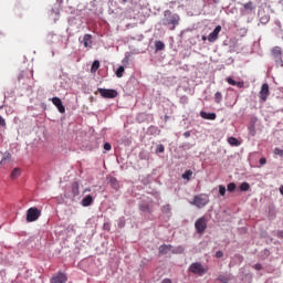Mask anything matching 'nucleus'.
<instances>
[{
  "instance_id": "1",
  "label": "nucleus",
  "mask_w": 283,
  "mask_h": 283,
  "mask_svg": "<svg viewBox=\"0 0 283 283\" xmlns=\"http://www.w3.org/2000/svg\"><path fill=\"white\" fill-rule=\"evenodd\" d=\"M163 25L168 28V30H176L180 25V15L171 12V10L164 11Z\"/></svg>"
},
{
  "instance_id": "2",
  "label": "nucleus",
  "mask_w": 283,
  "mask_h": 283,
  "mask_svg": "<svg viewBox=\"0 0 283 283\" xmlns=\"http://www.w3.org/2000/svg\"><path fill=\"white\" fill-rule=\"evenodd\" d=\"M188 271L190 273H193V275H207V273H209V266L207 265H202V263L200 262H195L191 263Z\"/></svg>"
},
{
  "instance_id": "3",
  "label": "nucleus",
  "mask_w": 283,
  "mask_h": 283,
  "mask_svg": "<svg viewBox=\"0 0 283 283\" xmlns=\"http://www.w3.org/2000/svg\"><path fill=\"white\" fill-rule=\"evenodd\" d=\"M191 205H193L198 209H202V207H207V205H209V195L201 193V195L195 196Z\"/></svg>"
},
{
  "instance_id": "4",
  "label": "nucleus",
  "mask_w": 283,
  "mask_h": 283,
  "mask_svg": "<svg viewBox=\"0 0 283 283\" xmlns=\"http://www.w3.org/2000/svg\"><path fill=\"white\" fill-rule=\"evenodd\" d=\"M207 222L208 221L206 217H200L199 219L196 220L195 229L199 235H205V231H207Z\"/></svg>"
},
{
  "instance_id": "5",
  "label": "nucleus",
  "mask_w": 283,
  "mask_h": 283,
  "mask_svg": "<svg viewBox=\"0 0 283 283\" xmlns=\"http://www.w3.org/2000/svg\"><path fill=\"white\" fill-rule=\"evenodd\" d=\"M282 54H283L282 48H280V46H274L271 50L272 59L275 61L276 65H280L281 67H283Z\"/></svg>"
},
{
  "instance_id": "6",
  "label": "nucleus",
  "mask_w": 283,
  "mask_h": 283,
  "mask_svg": "<svg viewBox=\"0 0 283 283\" xmlns=\"http://www.w3.org/2000/svg\"><path fill=\"white\" fill-rule=\"evenodd\" d=\"M98 94L102 98H116L118 91L114 88H97Z\"/></svg>"
},
{
  "instance_id": "7",
  "label": "nucleus",
  "mask_w": 283,
  "mask_h": 283,
  "mask_svg": "<svg viewBox=\"0 0 283 283\" xmlns=\"http://www.w3.org/2000/svg\"><path fill=\"white\" fill-rule=\"evenodd\" d=\"M38 218H41V210L38 208H30L27 211V222H36Z\"/></svg>"
},
{
  "instance_id": "8",
  "label": "nucleus",
  "mask_w": 283,
  "mask_h": 283,
  "mask_svg": "<svg viewBox=\"0 0 283 283\" xmlns=\"http://www.w3.org/2000/svg\"><path fill=\"white\" fill-rule=\"evenodd\" d=\"M269 94H271V92L269 91V84L266 83L262 84L261 90L259 92L260 101L265 103L266 98H269Z\"/></svg>"
},
{
  "instance_id": "9",
  "label": "nucleus",
  "mask_w": 283,
  "mask_h": 283,
  "mask_svg": "<svg viewBox=\"0 0 283 283\" xmlns=\"http://www.w3.org/2000/svg\"><path fill=\"white\" fill-rule=\"evenodd\" d=\"M220 32H222V27L221 25H217L213 30V32H211L209 35H208V41L210 43H216V41H218V36L220 34Z\"/></svg>"
},
{
  "instance_id": "10",
  "label": "nucleus",
  "mask_w": 283,
  "mask_h": 283,
  "mask_svg": "<svg viewBox=\"0 0 283 283\" xmlns=\"http://www.w3.org/2000/svg\"><path fill=\"white\" fill-rule=\"evenodd\" d=\"M50 283H67V275L65 273L59 272L52 276Z\"/></svg>"
},
{
  "instance_id": "11",
  "label": "nucleus",
  "mask_w": 283,
  "mask_h": 283,
  "mask_svg": "<svg viewBox=\"0 0 283 283\" xmlns=\"http://www.w3.org/2000/svg\"><path fill=\"white\" fill-rule=\"evenodd\" d=\"M51 102L53 103V105H55L60 114H65V106L63 105V102L59 97H52Z\"/></svg>"
},
{
  "instance_id": "12",
  "label": "nucleus",
  "mask_w": 283,
  "mask_h": 283,
  "mask_svg": "<svg viewBox=\"0 0 283 283\" xmlns=\"http://www.w3.org/2000/svg\"><path fill=\"white\" fill-rule=\"evenodd\" d=\"M200 116L205 120H216V118H218V115H216V113H207L205 111L200 112Z\"/></svg>"
},
{
  "instance_id": "13",
  "label": "nucleus",
  "mask_w": 283,
  "mask_h": 283,
  "mask_svg": "<svg viewBox=\"0 0 283 283\" xmlns=\"http://www.w3.org/2000/svg\"><path fill=\"white\" fill-rule=\"evenodd\" d=\"M82 43L84 48H92V34H85Z\"/></svg>"
},
{
  "instance_id": "14",
  "label": "nucleus",
  "mask_w": 283,
  "mask_h": 283,
  "mask_svg": "<svg viewBox=\"0 0 283 283\" xmlns=\"http://www.w3.org/2000/svg\"><path fill=\"white\" fill-rule=\"evenodd\" d=\"M243 10L244 12H253V10H255V6L253 4L252 1H249L248 3L243 4Z\"/></svg>"
},
{
  "instance_id": "15",
  "label": "nucleus",
  "mask_w": 283,
  "mask_h": 283,
  "mask_svg": "<svg viewBox=\"0 0 283 283\" xmlns=\"http://www.w3.org/2000/svg\"><path fill=\"white\" fill-rule=\"evenodd\" d=\"M174 247H171L170 244L167 245V244H164V245H160L159 247V253H161V255H166V253L168 251H172Z\"/></svg>"
},
{
  "instance_id": "16",
  "label": "nucleus",
  "mask_w": 283,
  "mask_h": 283,
  "mask_svg": "<svg viewBox=\"0 0 283 283\" xmlns=\"http://www.w3.org/2000/svg\"><path fill=\"white\" fill-rule=\"evenodd\" d=\"M94 202V199L92 196L87 195L83 200H82V207H90Z\"/></svg>"
},
{
  "instance_id": "17",
  "label": "nucleus",
  "mask_w": 283,
  "mask_h": 283,
  "mask_svg": "<svg viewBox=\"0 0 283 283\" xmlns=\"http://www.w3.org/2000/svg\"><path fill=\"white\" fill-rule=\"evenodd\" d=\"M71 191H72L73 198H75V196H78V193H80V191H78V182L74 181L72 184Z\"/></svg>"
},
{
  "instance_id": "18",
  "label": "nucleus",
  "mask_w": 283,
  "mask_h": 283,
  "mask_svg": "<svg viewBox=\"0 0 283 283\" xmlns=\"http://www.w3.org/2000/svg\"><path fill=\"white\" fill-rule=\"evenodd\" d=\"M98 67H101V62L95 60L91 66L92 74H96V72H98Z\"/></svg>"
},
{
  "instance_id": "19",
  "label": "nucleus",
  "mask_w": 283,
  "mask_h": 283,
  "mask_svg": "<svg viewBox=\"0 0 283 283\" xmlns=\"http://www.w3.org/2000/svg\"><path fill=\"white\" fill-rule=\"evenodd\" d=\"M21 176V169L20 168H14L11 172V180H17Z\"/></svg>"
},
{
  "instance_id": "20",
  "label": "nucleus",
  "mask_w": 283,
  "mask_h": 283,
  "mask_svg": "<svg viewBox=\"0 0 283 283\" xmlns=\"http://www.w3.org/2000/svg\"><path fill=\"white\" fill-rule=\"evenodd\" d=\"M228 143L229 145H231L232 147H239L240 142L238 140V138L235 137H229L228 138Z\"/></svg>"
},
{
  "instance_id": "21",
  "label": "nucleus",
  "mask_w": 283,
  "mask_h": 283,
  "mask_svg": "<svg viewBox=\"0 0 283 283\" xmlns=\"http://www.w3.org/2000/svg\"><path fill=\"white\" fill-rule=\"evenodd\" d=\"M193 176V171L192 170H186L185 174L181 175V178L184 180H191V177Z\"/></svg>"
},
{
  "instance_id": "22",
  "label": "nucleus",
  "mask_w": 283,
  "mask_h": 283,
  "mask_svg": "<svg viewBox=\"0 0 283 283\" xmlns=\"http://www.w3.org/2000/svg\"><path fill=\"white\" fill-rule=\"evenodd\" d=\"M10 158H12V155H10V153H4L0 161V165H6V163H10Z\"/></svg>"
},
{
  "instance_id": "23",
  "label": "nucleus",
  "mask_w": 283,
  "mask_h": 283,
  "mask_svg": "<svg viewBox=\"0 0 283 283\" xmlns=\"http://www.w3.org/2000/svg\"><path fill=\"white\" fill-rule=\"evenodd\" d=\"M140 211H143L144 213H151V208H149V205L147 203H142L139 206Z\"/></svg>"
},
{
  "instance_id": "24",
  "label": "nucleus",
  "mask_w": 283,
  "mask_h": 283,
  "mask_svg": "<svg viewBox=\"0 0 283 283\" xmlns=\"http://www.w3.org/2000/svg\"><path fill=\"white\" fill-rule=\"evenodd\" d=\"M155 48H156V51H157V52H160V51L165 50V42H163V41H156V42H155Z\"/></svg>"
},
{
  "instance_id": "25",
  "label": "nucleus",
  "mask_w": 283,
  "mask_h": 283,
  "mask_svg": "<svg viewBox=\"0 0 283 283\" xmlns=\"http://www.w3.org/2000/svg\"><path fill=\"white\" fill-rule=\"evenodd\" d=\"M214 103H217L218 105H220L222 103V93L221 92H217L214 94Z\"/></svg>"
},
{
  "instance_id": "26",
  "label": "nucleus",
  "mask_w": 283,
  "mask_h": 283,
  "mask_svg": "<svg viewBox=\"0 0 283 283\" xmlns=\"http://www.w3.org/2000/svg\"><path fill=\"white\" fill-rule=\"evenodd\" d=\"M123 74H125V66H119L116 71L117 78H123Z\"/></svg>"
},
{
  "instance_id": "27",
  "label": "nucleus",
  "mask_w": 283,
  "mask_h": 283,
  "mask_svg": "<svg viewBox=\"0 0 283 283\" xmlns=\"http://www.w3.org/2000/svg\"><path fill=\"white\" fill-rule=\"evenodd\" d=\"M251 189V185L249 182H242L240 185V191H249Z\"/></svg>"
},
{
  "instance_id": "28",
  "label": "nucleus",
  "mask_w": 283,
  "mask_h": 283,
  "mask_svg": "<svg viewBox=\"0 0 283 283\" xmlns=\"http://www.w3.org/2000/svg\"><path fill=\"white\" fill-rule=\"evenodd\" d=\"M155 154H165V146L163 144H159L156 147Z\"/></svg>"
},
{
  "instance_id": "29",
  "label": "nucleus",
  "mask_w": 283,
  "mask_h": 283,
  "mask_svg": "<svg viewBox=\"0 0 283 283\" xmlns=\"http://www.w3.org/2000/svg\"><path fill=\"white\" fill-rule=\"evenodd\" d=\"M273 154H275V156H280V158H283V149L279 147L274 148Z\"/></svg>"
},
{
  "instance_id": "30",
  "label": "nucleus",
  "mask_w": 283,
  "mask_h": 283,
  "mask_svg": "<svg viewBox=\"0 0 283 283\" xmlns=\"http://www.w3.org/2000/svg\"><path fill=\"white\" fill-rule=\"evenodd\" d=\"M161 211L163 213H171V206L170 205L163 206Z\"/></svg>"
},
{
  "instance_id": "31",
  "label": "nucleus",
  "mask_w": 283,
  "mask_h": 283,
  "mask_svg": "<svg viewBox=\"0 0 283 283\" xmlns=\"http://www.w3.org/2000/svg\"><path fill=\"white\" fill-rule=\"evenodd\" d=\"M270 20H271V17L269 14L260 17L261 23H269Z\"/></svg>"
},
{
  "instance_id": "32",
  "label": "nucleus",
  "mask_w": 283,
  "mask_h": 283,
  "mask_svg": "<svg viewBox=\"0 0 283 283\" xmlns=\"http://www.w3.org/2000/svg\"><path fill=\"white\" fill-rule=\"evenodd\" d=\"M111 185L114 189H118V180L116 178H111Z\"/></svg>"
},
{
  "instance_id": "33",
  "label": "nucleus",
  "mask_w": 283,
  "mask_h": 283,
  "mask_svg": "<svg viewBox=\"0 0 283 283\" xmlns=\"http://www.w3.org/2000/svg\"><path fill=\"white\" fill-rule=\"evenodd\" d=\"M219 193H220V196H226V193H227V187L220 185V186H219Z\"/></svg>"
},
{
  "instance_id": "34",
  "label": "nucleus",
  "mask_w": 283,
  "mask_h": 283,
  "mask_svg": "<svg viewBox=\"0 0 283 283\" xmlns=\"http://www.w3.org/2000/svg\"><path fill=\"white\" fill-rule=\"evenodd\" d=\"M235 188H237V186H235L234 182H230V184L228 185V191H230V192L235 191Z\"/></svg>"
},
{
  "instance_id": "35",
  "label": "nucleus",
  "mask_w": 283,
  "mask_h": 283,
  "mask_svg": "<svg viewBox=\"0 0 283 283\" xmlns=\"http://www.w3.org/2000/svg\"><path fill=\"white\" fill-rule=\"evenodd\" d=\"M227 83H228L229 85H232V86H235V85H237V82L234 81L233 77H227Z\"/></svg>"
},
{
  "instance_id": "36",
  "label": "nucleus",
  "mask_w": 283,
  "mask_h": 283,
  "mask_svg": "<svg viewBox=\"0 0 283 283\" xmlns=\"http://www.w3.org/2000/svg\"><path fill=\"white\" fill-rule=\"evenodd\" d=\"M172 253H185V248L178 247L177 251L172 250Z\"/></svg>"
},
{
  "instance_id": "37",
  "label": "nucleus",
  "mask_w": 283,
  "mask_h": 283,
  "mask_svg": "<svg viewBox=\"0 0 283 283\" xmlns=\"http://www.w3.org/2000/svg\"><path fill=\"white\" fill-rule=\"evenodd\" d=\"M104 149H105V151H109L112 149V144L105 143L104 144Z\"/></svg>"
},
{
  "instance_id": "38",
  "label": "nucleus",
  "mask_w": 283,
  "mask_h": 283,
  "mask_svg": "<svg viewBox=\"0 0 283 283\" xmlns=\"http://www.w3.org/2000/svg\"><path fill=\"white\" fill-rule=\"evenodd\" d=\"M234 86L239 87V90H242V87H244V82H237Z\"/></svg>"
},
{
  "instance_id": "39",
  "label": "nucleus",
  "mask_w": 283,
  "mask_h": 283,
  "mask_svg": "<svg viewBox=\"0 0 283 283\" xmlns=\"http://www.w3.org/2000/svg\"><path fill=\"white\" fill-rule=\"evenodd\" d=\"M259 163H260V165L262 166V167H264V165H266V158H261L260 160H259Z\"/></svg>"
},
{
  "instance_id": "40",
  "label": "nucleus",
  "mask_w": 283,
  "mask_h": 283,
  "mask_svg": "<svg viewBox=\"0 0 283 283\" xmlns=\"http://www.w3.org/2000/svg\"><path fill=\"white\" fill-rule=\"evenodd\" d=\"M254 269L255 271H262V264L260 263L254 264Z\"/></svg>"
},
{
  "instance_id": "41",
  "label": "nucleus",
  "mask_w": 283,
  "mask_h": 283,
  "mask_svg": "<svg viewBox=\"0 0 283 283\" xmlns=\"http://www.w3.org/2000/svg\"><path fill=\"white\" fill-rule=\"evenodd\" d=\"M0 127H6V119L0 116Z\"/></svg>"
},
{
  "instance_id": "42",
  "label": "nucleus",
  "mask_w": 283,
  "mask_h": 283,
  "mask_svg": "<svg viewBox=\"0 0 283 283\" xmlns=\"http://www.w3.org/2000/svg\"><path fill=\"white\" fill-rule=\"evenodd\" d=\"M276 235H277V238H280L281 240H283V230H279V231L276 232Z\"/></svg>"
},
{
  "instance_id": "43",
  "label": "nucleus",
  "mask_w": 283,
  "mask_h": 283,
  "mask_svg": "<svg viewBox=\"0 0 283 283\" xmlns=\"http://www.w3.org/2000/svg\"><path fill=\"white\" fill-rule=\"evenodd\" d=\"M224 253L222 251L216 252V258H223Z\"/></svg>"
},
{
  "instance_id": "44",
  "label": "nucleus",
  "mask_w": 283,
  "mask_h": 283,
  "mask_svg": "<svg viewBox=\"0 0 283 283\" xmlns=\"http://www.w3.org/2000/svg\"><path fill=\"white\" fill-rule=\"evenodd\" d=\"M185 138L191 137V132L187 130L184 133Z\"/></svg>"
},
{
  "instance_id": "45",
  "label": "nucleus",
  "mask_w": 283,
  "mask_h": 283,
  "mask_svg": "<svg viewBox=\"0 0 283 283\" xmlns=\"http://www.w3.org/2000/svg\"><path fill=\"white\" fill-rule=\"evenodd\" d=\"M161 283H172V282L170 281V279H164V280L161 281Z\"/></svg>"
},
{
  "instance_id": "46",
  "label": "nucleus",
  "mask_w": 283,
  "mask_h": 283,
  "mask_svg": "<svg viewBox=\"0 0 283 283\" xmlns=\"http://www.w3.org/2000/svg\"><path fill=\"white\" fill-rule=\"evenodd\" d=\"M280 192L283 196V186L280 188Z\"/></svg>"
},
{
  "instance_id": "47",
  "label": "nucleus",
  "mask_w": 283,
  "mask_h": 283,
  "mask_svg": "<svg viewBox=\"0 0 283 283\" xmlns=\"http://www.w3.org/2000/svg\"><path fill=\"white\" fill-rule=\"evenodd\" d=\"M201 39H202V41H207V36H205V35H202Z\"/></svg>"
},
{
  "instance_id": "48",
  "label": "nucleus",
  "mask_w": 283,
  "mask_h": 283,
  "mask_svg": "<svg viewBox=\"0 0 283 283\" xmlns=\"http://www.w3.org/2000/svg\"><path fill=\"white\" fill-rule=\"evenodd\" d=\"M123 1V3H127V1H129V0H122Z\"/></svg>"
},
{
  "instance_id": "49",
  "label": "nucleus",
  "mask_w": 283,
  "mask_h": 283,
  "mask_svg": "<svg viewBox=\"0 0 283 283\" xmlns=\"http://www.w3.org/2000/svg\"><path fill=\"white\" fill-rule=\"evenodd\" d=\"M104 228L107 229V224H104Z\"/></svg>"
}]
</instances>
